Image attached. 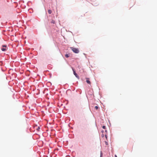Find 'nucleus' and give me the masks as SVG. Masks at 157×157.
Returning a JSON list of instances; mask_svg holds the SVG:
<instances>
[{
    "label": "nucleus",
    "mask_w": 157,
    "mask_h": 157,
    "mask_svg": "<svg viewBox=\"0 0 157 157\" xmlns=\"http://www.w3.org/2000/svg\"><path fill=\"white\" fill-rule=\"evenodd\" d=\"M105 144H106V145H108V143L107 142V141H105Z\"/></svg>",
    "instance_id": "obj_9"
},
{
    "label": "nucleus",
    "mask_w": 157,
    "mask_h": 157,
    "mask_svg": "<svg viewBox=\"0 0 157 157\" xmlns=\"http://www.w3.org/2000/svg\"><path fill=\"white\" fill-rule=\"evenodd\" d=\"M51 23L52 24H55V21L54 20H52L51 21Z\"/></svg>",
    "instance_id": "obj_6"
},
{
    "label": "nucleus",
    "mask_w": 157,
    "mask_h": 157,
    "mask_svg": "<svg viewBox=\"0 0 157 157\" xmlns=\"http://www.w3.org/2000/svg\"><path fill=\"white\" fill-rule=\"evenodd\" d=\"M105 136L106 140H107V135H105Z\"/></svg>",
    "instance_id": "obj_12"
},
{
    "label": "nucleus",
    "mask_w": 157,
    "mask_h": 157,
    "mask_svg": "<svg viewBox=\"0 0 157 157\" xmlns=\"http://www.w3.org/2000/svg\"><path fill=\"white\" fill-rule=\"evenodd\" d=\"M48 12L49 14H50L52 13V11L51 10H48Z\"/></svg>",
    "instance_id": "obj_5"
},
{
    "label": "nucleus",
    "mask_w": 157,
    "mask_h": 157,
    "mask_svg": "<svg viewBox=\"0 0 157 157\" xmlns=\"http://www.w3.org/2000/svg\"><path fill=\"white\" fill-rule=\"evenodd\" d=\"M3 48H2V50L3 51H5L6 50V45L3 46Z\"/></svg>",
    "instance_id": "obj_3"
},
{
    "label": "nucleus",
    "mask_w": 157,
    "mask_h": 157,
    "mask_svg": "<svg viewBox=\"0 0 157 157\" xmlns=\"http://www.w3.org/2000/svg\"><path fill=\"white\" fill-rule=\"evenodd\" d=\"M65 56L67 58H68V57H69V56L68 54H66L65 55Z\"/></svg>",
    "instance_id": "obj_7"
},
{
    "label": "nucleus",
    "mask_w": 157,
    "mask_h": 157,
    "mask_svg": "<svg viewBox=\"0 0 157 157\" xmlns=\"http://www.w3.org/2000/svg\"><path fill=\"white\" fill-rule=\"evenodd\" d=\"M102 128L103 129H105V126H102Z\"/></svg>",
    "instance_id": "obj_11"
},
{
    "label": "nucleus",
    "mask_w": 157,
    "mask_h": 157,
    "mask_svg": "<svg viewBox=\"0 0 157 157\" xmlns=\"http://www.w3.org/2000/svg\"><path fill=\"white\" fill-rule=\"evenodd\" d=\"M40 129V127H38L36 129L38 131H39Z\"/></svg>",
    "instance_id": "obj_8"
},
{
    "label": "nucleus",
    "mask_w": 157,
    "mask_h": 157,
    "mask_svg": "<svg viewBox=\"0 0 157 157\" xmlns=\"http://www.w3.org/2000/svg\"><path fill=\"white\" fill-rule=\"evenodd\" d=\"M86 82L89 84H90V83H91V82H90V81H89V78H86Z\"/></svg>",
    "instance_id": "obj_4"
},
{
    "label": "nucleus",
    "mask_w": 157,
    "mask_h": 157,
    "mask_svg": "<svg viewBox=\"0 0 157 157\" xmlns=\"http://www.w3.org/2000/svg\"><path fill=\"white\" fill-rule=\"evenodd\" d=\"M95 108L96 109H98V107L97 106H96L95 107Z\"/></svg>",
    "instance_id": "obj_10"
},
{
    "label": "nucleus",
    "mask_w": 157,
    "mask_h": 157,
    "mask_svg": "<svg viewBox=\"0 0 157 157\" xmlns=\"http://www.w3.org/2000/svg\"><path fill=\"white\" fill-rule=\"evenodd\" d=\"M71 49L73 51V52L75 53H78L79 52V50L77 48H75L74 47H71Z\"/></svg>",
    "instance_id": "obj_1"
},
{
    "label": "nucleus",
    "mask_w": 157,
    "mask_h": 157,
    "mask_svg": "<svg viewBox=\"0 0 157 157\" xmlns=\"http://www.w3.org/2000/svg\"><path fill=\"white\" fill-rule=\"evenodd\" d=\"M72 69L73 71V73H74V75H75V76H76V78H79V76L77 75V74H76V73L75 72V70L73 68H72Z\"/></svg>",
    "instance_id": "obj_2"
}]
</instances>
